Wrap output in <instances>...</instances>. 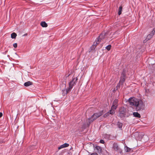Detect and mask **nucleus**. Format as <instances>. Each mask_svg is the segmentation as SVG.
<instances>
[{
  "label": "nucleus",
  "instance_id": "nucleus-1",
  "mask_svg": "<svg viewBox=\"0 0 155 155\" xmlns=\"http://www.w3.org/2000/svg\"><path fill=\"white\" fill-rule=\"evenodd\" d=\"M130 105L136 107L138 110H143L144 108V105L143 102L134 97L130 98L128 100Z\"/></svg>",
  "mask_w": 155,
  "mask_h": 155
},
{
  "label": "nucleus",
  "instance_id": "nucleus-2",
  "mask_svg": "<svg viewBox=\"0 0 155 155\" xmlns=\"http://www.w3.org/2000/svg\"><path fill=\"white\" fill-rule=\"evenodd\" d=\"M103 110H102L99 112L94 114L91 117L89 118V124L92 123L94 120L96 119L100 116H101L103 113Z\"/></svg>",
  "mask_w": 155,
  "mask_h": 155
},
{
  "label": "nucleus",
  "instance_id": "nucleus-3",
  "mask_svg": "<svg viewBox=\"0 0 155 155\" xmlns=\"http://www.w3.org/2000/svg\"><path fill=\"white\" fill-rule=\"evenodd\" d=\"M118 116L120 118L128 116V115L127 114V112L126 109L123 107L120 108Z\"/></svg>",
  "mask_w": 155,
  "mask_h": 155
},
{
  "label": "nucleus",
  "instance_id": "nucleus-4",
  "mask_svg": "<svg viewBox=\"0 0 155 155\" xmlns=\"http://www.w3.org/2000/svg\"><path fill=\"white\" fill-rule=\"evenodd\" d=\"M104 35H105L103 34H102L96 39L93 43V45L91 47V49H93L95 48L96 46L99 43L101 40L104 38Z\"/></svg>",
  "mask_w": 155,
  "mask_h": 155
},
{
  "label": "nucleus",
  "instance_id": "nucleus-5",
  "mask_svg": "<svg viewBox=\"0 0 155 155\" xmlns=\"http://www.w3.org/2000/svg\"><path fill=\"white\" fill-rule=\"evenodd\" d=\"M78 79L77 77H73L72 80L69 83V87L68 88V91H71L73 88L74 86L78 82Z\"/></svg>",
  "mask_w": 155,
  "mask_h": 155
},
{
  "label": "nucleus",
  "instance_id": "nucleus-6",
  "mask_svg": "<svg viewBox=\"0 0 155 155\" xmlns=\"http://www.w3.org/2000/svg\"><path fill=\"white\" fill-rule=\"evenodd\" d=\"M113 148L116 151H118L120 153L122 152V150L119 148L118 144L114 143L113 144Z\"/></svg>",
  "mask_w": 155,
  "mask_h": 155
},
{
  "label": "nucleus",
  "instance_id": "nucleus-7",
  "mask_svg": "<svg viewBox=\"0 0 155 155\" xmlns=\"http://www.w3.org/2000/svg\"><path fill=\"white\" fill-rule=\"evenodd\" d=\"M155 33V31H154V29H153V30L151 32L150 34L147 36V39L149 40L153 36Z\"/></svg>",
  "mask_w": 155,
  "mask_h": 155
},
{
  "label": "nucleus",
  "instance_id": "nucleus-8",
  "mask_svg": "<svg viewBox=\"0 0 155 155\" xmlns=\"http://www.w3.org/2000/svg\"><path fill=\"white\" fill-rule=\"evenodd\" d=\"M32 83L30 81H28V82H25L24 84V85L25 87H28L30 85H32Z\"/></svg>",
  "mask_w": 155,
  "mask_h": 155
},
{
  "label": "nucleus",
  "instance_id": "nucleus-9",
  "mask_svg": "<svg viewBox=\"0 0 155 155\" xmlns=\"http://www.w3.org/2000/svg\"><path fill=\"white\" fill-rule=\"evenodd\" d=\"M70 91H68V88L67 90H62V94L63 96H64L67 94L68 92Z\"/></svg>",
  "mask_w": 155,
  "mask_h": 155
},
{
  "label": "nucleus",
  "instance_id": "nucleus-10",
  "mask_svg": "<svg viewBox=\"0 0 155 155\" xmlns=\"http://www.w3.org/2000/svg\"><path fill=\"white\" fill-rule=\"evenodd\" d=\"M41 25L43 27H46L48 26L47 24L45 21H42L41 23Z\"/></svg>",
  "mask_w": 155,
  "mask_h": 155
},
{
  "label": "nucleus",
  "instance_id": "nucleus-11",
  "mask_svg": "<svg viewBox=\"0 0 155 155\" xmlns=\"http://www.w3.org/2000/svg\"><path fill=\"white\" fill-rule=\"evenodd\" d=\"M133 115L134 116L136 117H140V115L139 114L138 112H134L133 113Z\"/></svg>",
  "mask_w": 155,
  "mask_h": 155
},
{
  "label": "nucleus",
  "instance_id": "nucleus-12",
  "mask_svg": "<svg viewBox=\"0 0 155 155\" xmlns=\"http://www.w3.org/2000/svg\"><path fill=\"white\" fill-rule=\"evenodd\" d=\"M17 35L16 33L13 32L11 34V37L13 39H15L16 38Z\"/></svg>",
  "mask_w": 155,
  "mask_h": 155
},
{
  "label": "nucleus",
  "instance_id": "nucleus-13",
  "mask_svg": "<svg viewBox=\"0 0 155 155\" xmlns=\"http://www.w3.org/2000/svg\"><path fill=\"white\" fill-rule=\"evenodd\" d=\"M103 137L105 138H106L107 139H109L110 137V135L107 134H105L103 135Z\"/></svg>",
  "mask_w": 155,
  "mask_h": 155
},
{
  "label": "nucleus",
  "instance_id": "nucleus-14",
  "mask_svg": "<svg viewBox=\"0 0 155 155\" xmlns=\"http://www.w3.org/2000/svg\"><path fill=\"white\" fill-rule=\"evenodd\" d=\"M122 123L120 122H118L117 123L118 127L120 129H121L122 126Z\"/></svg>",
  "mask_w": 155,
  "mask_h": 155
},
{
  "label": "nucleus",
  "instance_id": "nucleus-15",
  "mask_svg": "<svg viewBox=\"0 0 155 155\" xmlns=\"http://www.w3.org/2000/svg\"><path fill=\"white\" fill-rule=\"evenodd\" d=\"M131 149L127 146L125 147V150L126 152H128L130 151Z\"/></svg>",
  "mask_w": 155,
  "mask_h": 155
},
{
  "label": "nucleus",
  "instance_id": "nucleus-16",
  "mask_svg": "<svg viewBox=\"0 0 155 155\" xmlns=\"http://www.w3.org/2000/svg\"><path fill=\"white\" fill-rule=\"evenodd\" d=\"M109 113L111 114H114L115 112V110L111 108V110L108 112Z\"/></svg>",
  "mask_w": 155,
  "mask_h": 155
},
{
  "label": "nucleus",
  "instance_id": "nucleus-17",
  "mask_svg": "<svg viewBox=\"0 0 155 155\" xmlns=\"http://www.w3.org/2000/svg\"><path fill=\"white\" fill-rule=\"evenodd\" d=\"M122 9V7L120 6L119 8V11H118V15H120L121 14V12Z\"/></svg>",
  "mask_w": 155,
  "mask_h": 155
},
{
  "label": "nucleus",
  "instance_id": "nucleus-18",
  "mask_svg": "<svg viewBox=\"0 0 155 155\" xmlns=\"http://www.w3.org/2000/svg\"><path fill=\"white\" fill-rule=\"evenodd\" d=\"M118 102V101L117 99L115 100L113 102V105L117 106V104Z\"/></svg>",
  "mask_w": 155,
  "mask_h": 155
},
{
  "label": "nucleus",
  "instance_id": "nucleus-19",
  "mask_svg": "<svg viewBox=\"0 0 155 155\" xmlns=\"http://www.w3.org/2000/svg\"><path fill=\"white\" fill-rule=\"evenodd\" d=\"M126 75V71L125 70H123L121 74V76L125 77Z\"/></svg>",
  "mask_w": 155,
  "mask_h": 155
},
{
  "label": "nucleus",
  "instance_id": "nucleus-20",
  "mask_svg": "<svg viewBox=\"0 0 155 155\" xmlns=\"http://www.w3.org/2000/svg\"><path fill=\"white\" fill-rule=\"evenodd\" d=\"M125 77H122L121 76L120 81V82H122V83H123L125 81V80L124 78Z\"/></svg>",
  "mask_w": 155,
  "mask_h": 155
},
{
  "label": "nucleus",
  "instance_id": "nucleus-21",
  "mask_svg": "<svg viewBox=\"0 0 155 155\" xmlns=\"http://www.w3.org/2000/svg\"><path fill=\"white\" fill-rule=\"evenodd\" d=\"M111 45H109L106 47V48L109 51L111 48Z\"/></svg>",
  "mask_w": 155,
  "mask_h": 155
},
{
  "label": "nucleus",
  "instance_id": "nucleus-22",
  "mask_svg": "<svg viewBox=\"0 0 155 155\" xmlns=\"http://www.w3.org/2000/svg\"><path fill=\"white\" fill-rule=\"evenodd\" d=\"M69 146V144L67 143H64L62 144V146H63V147H64V148L68 147Z\"/></svg>",
  "mask_w": 155,
  "mask_h": 155
},
{
  "label": "nucleus",
  "instance_id": "nucleus-23",
  "mask_svg": "<svg viewBox=\"0 0 155 155\" xmlns=\"http://www.w3.org/2000/svg\"><path fill=\"white\" fill-rule=\"evenodd\" d=\"M117 106L114 105H112L111 108L114 110H115L117 108Z\"/></svg>",
  "mask_w": 155,
  "mask_h": 155
},
{
  "label": "nucleus",
  "instance_id": "nucleus-24",
  "mask_svg": "<svg viewBox=\"0 0 155 155\" xmlns=\"http://www.w3.org/2000/svg\"><path fill=\"white\" fill-rule=\"evenodd\" d=\"M109 114H110L109 113V112H108L104 115V117L105 118H106L108 116Z\"/></svg>",
  "mask_w": 155,
  "mask_h": 155
},
{
  "label": "nucleus",
  "instance_id": "nucleus-25",
  "mask_svg": "<svg viewBox=\"0 0 155 155\" xmlns=\"http://www.w3.org/2000/svg\"><path fill=\"white\" fill-rule=\"evenodd\" d=\"M13 46L15 48H16L17 47V44L16 43H14L13 44Z\"/></svg>",
  "mask_w": 155,
  "mask_h": 155
},
{
  "label": "nucleus",
  "instance_id": "nucleus-26",
  "mask_svg": "<svg viewBox=\"0 0 155 155\" xmlns=\"http://www.w3.org/2000/svg\"><path fill=\"white\" fill-rule=\"evenodd\" d=\"M100 143H101L104 144V140H100Z\"/></svg>",
  "mask_w": 155,
  "mask_h": 155
},
{
  "label": "nucleus",
  "instance_id": "nucleus-27",
  "mask_svg": "<svg viewBox=\"0 0 155 155\" xmlns=\"http://www.w3.org/2000/svg\"><path fill=\"white\" fill-rule=\"evenodd\" d=\"M64 148V147H63V146H62V145H61L60 147H58V149L60 150L61 148Z\"/></svg>",
  "mask_w": 155,
  "mask_h": 155
},
{
  "label": "nucleus",
  "instance_id": "nucleus-28",
  "mask_svg": "<svg viewBox=\"0 0 155 155\" xmlns=\"http://www.w3.org/2000/svg\"><path fill=\"white\" fill-rule=\"evenodd\" d=\"M64 148V147H63V146H62V145H61L60 147H58V149L60 150L61 148Z\"/></svg>",
  "mask_w": 155,
  "mask_h": 155
},
{
  "label": "nucleus",
  "instance_id": "nucleus-29",
  "mask_svg": "<svg viewBox=\"0 0 155 155\" xmlns=\"http://www.w3.org/2000/svg\"><path fill=\"white\" fill-rule=\"evenodd\" d=\"M91 155H98L96 153H92Z\"/></svg>",
  "mask_w": 155,
  "mask_h": 155
},
{
  "label": "nucleus",
  "instance_id": "nucleus-30",
  "mask_svg": "<svg viewBox=\"0 0 155 155\" xmlns=\"http://www.w3.org/2000/svg\"><path fill=\"white\" fill-rule=\"evenodd\" d=\"M2 116V113L1 112L0 113V117H1Z\"/></svg>",
  "mask_w": 155,
  "mask_h": 155
},
{
  "label": "nucleus",
  "instance_id": "nucleus-31",
  "mask_svg": "<svg viewBox=\"0 0 155 155\" xmlns=\"http://www.w3.org/2000/svg\"><path fill=\"white\" fill-rule=\"evenodd\" d=\"M3 143V141L2 140H0V143Z\"/></svg>",
  "mask_w": 155,
  "mask_h": 155
},
{
  "label": "nucleus",
  "instance_id": "nucleus-32",
  "mask_svg": "<svg viewBox=\"0 0 155 155\" xmlns=\"http://www.w3.org/2000/svg\"><path fill=\"white\" fill-rule=\"evenodd\" d=\"M88 121L89 124H88V123H87V124H88L89 125L90 124H89V120H88Z\"/></svg>",
  "mask_w": 155,
  "mask_h": 155
},
{
  "label": "nucleus",
  "instance_id": "nucleus-33",
  "mask_svg": "<svg viewBox=\"0 0 155 155\" xmlns=\"http://www.w3.org/2000/svg\"><path fill=\"white\" fill-rule=\"evenodd\" d=\"M98 148H100V147H97V149H98Z\"/></svg>",
  "mask_w": 155,
  "mask_h": 155
},
{
  "label": "nucleus",
  "instance_id": "nucleus-34",
  "mask_svg": "<svg viewBox=\"0 0 155 155\" xmlns=\"http://www.w3.org/2000/svg\"><path fill=\"white\" fill-rule=\"evenodd\" d=\"M26 35H27V34H25V35H24V36H25Z\"/></svg>",
  "mask_w": 155,
  "mask_h": 155
}]
</instances>
